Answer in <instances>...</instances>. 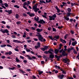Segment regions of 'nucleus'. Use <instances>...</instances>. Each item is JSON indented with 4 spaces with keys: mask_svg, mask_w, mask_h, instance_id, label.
Wrapping results in <instances>:
<instances>
[{
    "mask_svg": "<svg viewBox=\"0 0 79 79\" xmlns=\"http://www.w3.org/2000/svg\"><path fill=\"white\" fill-rule=\"evenodd\" d=\"M47 13L44 12V15H42V17H43V18H45L46 19H47Z\"/></svg>",
    "mask_w": 79,
    "mask_h": 79,
    "instance_id": "nucleus-13",
    "label": "nucleus"
},
{
    "mask_svg": "<svg viewBox=\"0 0 79 79\" xmlns=\"http://www.w3.org/2000/svg\"><path fill=\"white\" fill-rule=\"evenodd\" d=\"M52 52H53V49L52 48L49 49V50H48V51H44V53L47 54H48L49 53L50 54H53V53Z\"/></svg>",
    "mask_w": 79,
    "mask_h": 79,
    "instance_id": "nucleus-2",
    "label": "nucleus"
},
{
    "mask_svg": "<svg viewBox=\"0 0 79 79\" xmlns=\"http://www.w3.org/2000/svg\"><path fill=\"white\" fill-rule=\"evenodd\" d=\"M74 5H77V6H79V4L76 3H73Z\"/></svg>",
    "mask_w": 79,
    "mask_h": 79,
    "instance_id": "nucleus-64",
    "label": "nucleus"
},
{
    "mask_svg": "<svg viewBox=\"0 0 79 79\" xmlns=\"http://www.w3.org/2000/svg\"><path fill=\"white\" fill-rule=\"evenodd\" d=\"M38 5V3H36V4H35V5L33 6H32V8H35V6H36V7H37V6Z\"/></svg>",
    "mask_w": 79,
    "mask_h": 79,
    "instance_id": "nucleus-33",
    "label": "nucleus"
},
{
    "mask_svg": "<svg viewBox=\"0 0 79 79\" xmlns=\"http://www.w3.org/2000/svg\"><path fill=\"white\" fill-rule=\"evenodd\" d=\"M38 23L40 24H45V22L43 19H41L40 21H38Z\"/></svg>",
    "mask_w": 79,
    "mask_h": 79,
    "instance_id": "nucleus-8",
    "label": "nucleus"
},
{
    "mask_svg": "<svg viewBox=\"0 0 79 79\" xmlns=\"http://www.w3.org/2000/svg\"><path fill=\"white\" fill-rule=\"evenodd\" d=\"M39 46H35V49H37V48H39Z\"/></svg>",
    "mask_w": 79,
    "mask_h": 79,
    "instance_id": "nucleus-47",
    "label": "nucleus"
},
{
    "mask_svg": "<svg viewBox=\"0 0 79 79\" xmlns=\"http://www.w3.org/2000/svg\"><path fill=\"white\" fill-rule=\"evenodd\" d=\"M71 6H74V3H73V2H71Z\"/></svg>",
    "mask_w": 79,
    "mask_h": 79,
    "instance_id": "nucleus-62",
    "label": "nucleus"
},
{
    "mask_svg": "<svg viewBox=\"0 0 79 79\" xmlns=\"http://www.w3.org/2000/svg\"><path fill=\"white\" fill-rule=\"evenodd\" d=\"M62 73L63 74H66V72L64 71V70L63 71Z\"/></svg>",
    "mask_w": 79,
    "mask_h": 79,
    "instance_id": "nucleus-59",
    "label": "nucleus"
},
{
    "mask_svg": "<svg viewBox=\"0 0 79 79\" xmlns=\"http://www.w3.org/2000/svg\"><path fill=\"white\" fill-rule=\"evenodd\" d=\"M38 74H39V75H41V74H42V73H43V71H40V70H39L38 71Z\"/></svg>",
    "mask_w": 79,
    "mask_h": 79,
    "instance_id": "nucleus-21",
    "label": "nucleus"
},
{
    "mask_svg": "<svg viewBox=\"0 0 79 79\" xmlns=\"http://www.w3.org/2000/svg\"><path fill=\"white\" fill-rule=\"evenodd\" d=\"M37 44H38V47H40V42H38V43H37Z\"/></svg>",
    "mask_w": 79,
    "mask_h": 79,
    "instance_id": "nucleus-52",
    "label": "nucleus"
},
{
    "mask_svg": "<svg viewBox=\"0 0 79 79\" xmlns=\"http://www.w3.org/2000/svg\"><path fill=\"white\" fill-rule=\"evenodd\" d=\"M4 5L5 6V7H8V4L7 3H4Z\"/></svg>",
    "mask_w": 79,
    "mask_h": 79,
    "instance_id": "nucleus-36",
    "label": "nucleus"
},
{
    "mask_svg": "<svg viewBox=\"0 0 79 79\" xmlns=\"http://www.w3.org/2000/svg\"><path fill=\"white\" fill-rule=\"evenodd\" d=\"M78 25V23H77L76 24L75 26V27H77V26Z\"/></svg>",
    "mask_w": 79,
    "mask_h": 79,
    "instance_id": "nucleus-57",
    "label": "nucleus"
},
{
    "mask_svg": "<svg viewBox=\"0 0 79 79\" xmlns=\"http://www.w3.org/2000/svg\"><path fill=\"white\" fill-rule=\"evenodd\" d=\"M52 18H53V20H55V18H56V14H55L52 15Z\"/></svg>",
    "mask_w": 79,
    "mask_h": 79,
    "instance_id": "nucleus-18",
    "label": "nucleus"
},
{
    "mask_svg": "<svg viewBox=\"0 0 79 79\" xmlns=\"http://www.w3.org/2000/svg\"><path fill=\"white\" fill-rule=\"evenodd\" d=\"M48 37L49 38V39L52 40H56V41H58L57 40L53 38V37H52V36H48Z\"/></svg>",
    "mask_w": 79,
    "mask_h": 79,
    "instance_id": "nucleus-10",
    "label": "nucleus"
},
{
    "mask_svg": "<svg viewBox=\"0 0 79 79\" xmlns=\"http://www.w3.org/2000/svg\"><path fill=\"white\" fill-rule=\"evenodd\" d=\"M60 38V36L58 35L55 36H54V39H59Z\"/></svg>",
    "mask_w": 79,
    "mask_h": 79,
    "instance_id": "nucleus-24",
    "label": "nucleus"
},
{
    "mask_svg": "<svg viewBox=\"0 0 79 79\" xmlns=\"http://www.w3.org/2000/svg\"><path fill=\"white\" fill-rule=\"evenodd\" d=\"M11 37L13 38V39H15V38H16V35H12Z\"/></svg>",
    "mask_w": 79,
    "mask_h": 79,
    "instance_id": "nucleus-30",
    "label": "nucleus"
},
{
    "mask_svg": "<svg viewBox=\"0 0 79 79\" xmlns=\"http://www.w3.org/2000/svg\"><path fill=\"white\" fill-rule=\"evenodd\" d=\"M6 44L3 45H1L0 47H1L3 48V47H6Z\"/></svg>",
    "mask_w": 79,
    "mask_h": 79,
    "instance_id": "nucleus-39",
    "label": "nucleus"
},
{
    "mask_svg": "<svg viewBox=\"0 0 79 79\" xmlns=\"http://www.w3.org/2000/svg\"><path fill=\"white\" fill-rule=\"evenodd\" d=\"M23 37L24 38H26V32H24L23 33Z\"/></svg>",
    "mask_w": 79,
    "mask_h": 79,
    "instance_id": "nucleus-26",
    "label": "nucleus"
},
{
    "mask_svg": "<svg viewBox=\"0 0 79 79\" xmlns=\"http://www.w3.org/2000/svg\"><path fill=\"white\" fill-rule=\"evenodd\" d=\"M49 57L51 59H53L54 58V55L52 54H51L49 55Z\"/></svg>",
    "mask_w": 79,
    "mask_h": 79,
    "instance_id": "nucleus-14",
    "label": "nucleus"
},
{
    "mask_svg": "<svg viewBox=\"0 0 79 79\" xmlns=\"http://www.w3.org/2000/svg\"><path fill=\"white\" fill-rule=\"evenodd\" d=\"M17 68H20L21 67L19 64H17Z\"/></svg>",
    "mask_w": 79,
    "mask_h": 79,
    "instance_id": "nucleus-55",
    "label": "nucleus"
},
{
    "mask_svg": "<svg viewBox=\"0 0 79 79\" xmlns=\"http://www.w3.org/2000/svg\"><path fill=\"white\" fill-rule=\"evenodd\" d=\"M64 18L65 20H67V21H69V18L68 17H64Z\"/></svg>",
    "mask_w": 79,
    "mask_h": 79,
    "instance_id": "nucleus-27",
    "label": "nucleus"
},
{
    "mask_svg": "<svg viewBox=\"0 0 79 79\" xmlns=\"http://www.w3.org/2000/svg\"><path fill=\"white\" fill-rule=\"evenodd\" d=\"M15 50L16 52H19V49L16 48L15 49Z\"/></svg>",
    "mask_w": 79,
    "mask_h": 79,
    "instance_id": "nucleus-63",
    "label": "nucleus"
},
{
    "mask_svg": "<svg viewBox=\"0 0 79 79\" xmlns=\"http://www.w3.org/2000/svg\"><path fill=\"white\" fill-rule=\"evenodd\" d=\"M36 31H37V32H42V31H43V29H39V28H37L36 29Z\"/></svg>",
    "mask_w": 79,
    "mask_h": 79,
    "instance_id": "nucleus-17",
    "label": "nucleus"
},
{
    "mask_svg": "<svg viewBox=\"0 0 79 79\" xmlns=\"http://www.w3.org/2000/svg\"><path fill=\"white\" fill-rule=\"evenodd\" d=\"M39 18L38 17H37V18L36 17H35L34 18L35 21H39Z\"/></svg>",
    "mask_w": 79,
    "mask_h": 79,
    "instance_id": "nucleus-20",
    "label": "nucleus"
},
{
    "mask_svg": "<svg viewBox=\"0 0 79 79\" xmlns=\"http://www.w3.org/2000/svg\"><path fill=\"white\" fill-rule=\"evenodd\" d=\"M15 18L16 19H18L19 18V15L18 14H16L15 15Z\"/></svg>",
    "mask_w": 79,
    "mask_h": 79,
    "instance_id": "nucleus-31",
    "label": "nucleus"
},
{
    "mask_svg": "<svg viewBox=\"0 0 79 79\" xmlns=\"http://www.w3.org/2000/svg\"><path fill=\"white\" fill-rule=\"evenodd\" d=\"M68 34H66L65 36H64V39H66L67 37H68Z\"/></svg>",
    "mask_w": 79,
    "mask_h": 79,
    "instance_id": "nucleus-37",
    "label": "nucleus"
},
{
    "mask_svg": "<svg viewBox=\"0 0 79 79\" xmlns=\"http://www.w3.org/2000/svg\"><path fill=\"white\" fill-rule=\"evenodd\" d=\"M7 47H9L12 48V46L10 45V44H7L6 45Z\"/></svg>",
    "mask_w": 79,
    "mask_h": 79,
    "instance_id": "nucleus-61",
    "label": "nucleus"
},
{
    "mask_svg": "<svg viewBox=\"0 0 79 79\" xmlns=\"http://www.w3.org/2000/svg\"><path fill=\"white\" fill-rule=\"evenodd\" d=\"M32 9L34 10V11L36 12H37L39 10H40L39 8H37V6H35L34 8H33Z\"/></svg>",
    "mask_w": 79,
    "mask_h": 79,
    "instance_id": "nucleus-6",
    "label": "nucleus"
},
{
    "mask_svg": "<svg viewBox=\"0 0 79 79\" xmlns=\"http://www.w3.org/2000/svg\"><path fill=\"white\" fill-rule=\"evenodd\" d=\"M37 35H36V36L38 37V39L40 41V42H45L46 41V40L45 39H44V37L42 36L40 34V33L38 32L37 33Z\"/></svg>",
    "mask_w": 79,
    "mask_h": 79,
    "instance_id": "nucleus-1",
    "label": "nucleus"
},
{
    "mask_svg": "<svg viewBox=\"0 0 79 79\" xmlns=\"http://www.w3.org/2000/svg\"><path fill=\"white\" fill-rule=\"evenodd\" d=\"M14 7L16 8H19V6H18V5H15L14 6Z\"/></svg>",
    "mask_w": 79,
    "mask_h": 79,
    "instance_id": "nucleus-34",
    "label": "nucleus"
},
{
    "mask_svg": "<svg viewBox=\"0 0 79 79\" xmlns=\"http://www.w3.org/2000/svg\"><path fill=\"white\" fill-rule=\"evenodd\" d=\"M2 32L3 33H6L7 35H10V34L9 33V32L7 29H4L2 31Z\"/></svg>",
    "mask_w": 79,
    "mask_h": 79,
    "instance_id": "nucleus-5",
    "label": "nucleus"
},
{
    "mask_svg": "<svg viewBox=\"0 0 79 79\" xmlns=\"http://www.w3.org/2000/svg\"><path fill=\"white\" fill-rule=\"evenodd\" d=\"M63 26H61L60 27H58V29H62V28H63Z\"/></svg>",
    "mask_w": 79,
    "mask_h": 79,
    "instance_id": "nucleus-43",
    "label": "nucleus"
},
{
    "mask_svg": "<svg viewBox=\"0 0 79 79\" xmlns=\"http://www.w3.org/2000/svg\"><path fill=\"white\" fill-rule=\"evenodd\" d=\"M26 57H27L29 60H32V58L31 57V56L29 55H26V56H25Z\"/></svg>",
    "mask_w": 79,
    "mask_h": 79,
    "instance_id": "nucleus-16",
    "label": "nucleus"
},
{
    "mask_svg": "<svg viewBox=\"0 0 79 79\" xmlns=\"http://www.w3.org/2000/svg\"><path fill=\"white\" fill-rule=\"evenodd\" d=\"M71 40H69V46H70V45H71Z\"/></svg>",
    "mask_w": 79,
    "mask_h": 79,
    "instance_id": "nucleus-45",
    "label": "nucleus"
},
{
    "mask_svg": "<svg viewBox=\"0 0 79 79\" xmlns=\"http://www.w3.org/2000/svg\"><path fill=\"white\" fill-rule=\"evenodd\" d=\"M31 29L32 31H35V28H34V27H31Z\"/></svg>",
    "mask_w": 79,
    "mask_h": 79,
    "instance_id": "nucleus-49",
    "label": "nucleus"
},
{
    "mask_svg": "<svg viewBox=\"0 0 79 79\" xmlns=\"http://www.w3.org/2000/svg\"><path fill=\"white\" fill-rule=\"evenodd\" d=\"M23 63H27V61L26 60H24L23 61Z\"/></svg>",
    "mask_w": 79,
    "mask_h": 79,
    "instance_id": "nucleus-56",
    "label": "nucleus"
},
{
    "mask_svg": "<svg viewBox=\"0 0 79 79\" xmlns=\"http://www.w3.org/2000/svg\"><path fill=\"white\" fill-rule=\"evenodd\" d=\"M21 22L20 21L17 22L16 23L17 24H21Z\"/></svg>",
    "mask_w": 79,
    "mask_h": 79,
    "instance_id": "nucleus-44",
    "label": "nucleus"
},
{
    "mask_svg": "<svg viewBox=\"0 0 79 79\" xmlns=\"http://www.w3.org/2000/svg\"><path fill=\"white\" fill-rule=\"evenodd\" d=\"M67 11L69 12V13H70L71 11V9L70 8H68L67 9Z\"/></svg>",
    "mask_w": 79,
    "mask_h": 79,
    "instance_id": "nucleus-29",
    "label": "nucleus"
},
{
    "mask_svg": "<svg viewBox=\"0 0 79 79\" xmlns=\"http://www.w3.org/2000/svg\"><path fill=\"white\" fill-rule=\"evenodd\" d=\"M33 40L34 41H38V39L35 38H33Z\"/></svg>",
    "mask_w": 79,
    "mask_h": 79,
    "instance_id": "nucleus-50",
    "label": "nucleus"
},
{
    "mask_svg": "<svg viewBox=\"0 0 79 79\" xmlns=\"http://www.w3.org/2000/svg\"><path fill=\"white\" fill-rule=\"evenodd\" d=\"M61 50L62 51V55L63 56H67L68 54L66 53V52L64 51L63 50V48Z\"/></svg>",
    "mask_w": 79,
    "mask_h": 79,
    "instance_id": "nucleus-4",
    "label": "nucleus"
},
{
    "mask_svg": "<svg viewBox=\"0 0 79 79\" xmlns=\"http://www.w3.org/2000/svg\"><path fill=\"white\" fill-rule=\"evenodd\" d=\"M8 53L9 55H11V54H12V52H11V51H9L8 52Z\"/></svg>",
    "mask_w": 79,
    "mask_h": 79,
    "instance_id": "nucleus-51",
    "label": "nucleus"
},
{
    "mask_svg": "<svg viewBox=\"0 0 79 79\" xmlns=\"http://www.w3.org/2000/svg\"><path fill=\"white\" fill-rule=\"evenodd\" d=\"M12 11H13V10H5V12H6V13H8L9 15L12 14Z\"/></svg>",
    "mask_w": 79,
    "mask_h": 79,
    "instance_id": "nucleus-7",
    "label": "nucleus"
},
{
    "mask_svg": "<svg viewBox=\"0 0 79 79\" xmlns=\"http://www.w3.org/2000/svg\"><path fill=\"white\" fill-rule=\"evenodd\" d=\"M64 75H63V74H62L61 75L58 76V78H59L60 79H63V77H64Z\"/></svg>",
    "mask_w": 79,
    "mask_h": 79,
    "instance_id": "nucleus-11",
    "label": "nucleus"
},
{
    "mask_svg": "<svg viewBox=\"0 0 79 79\" xmlns=\"http://www.w3.org/2000/svg\"><path fill=\"white\" fill-rule=\"evenodd\" d=\"M23 7L25 9V10H28V9H27V7H26V6H23Z\"/></svg>",
    "mask_w": 79,
    "mask_h": 79,
    "instance_id": "nucleus-42",
    "label": "nucleus"
},
{
    "mask_svg": "<svg viewBox=\"0 0 79 79\" xmlns=\"http://www.w3.org/2000/svg\"><path fill=\"white\" fill-rule=\"evenodd\" d=\"M20 71L22 73H23V74H24V73H25V72L23 71V70H21L20 69H19Z\"/></svg>",
    "mask_w": 79,
    "mask_h": 79,
    "instance_id": "nucleus-35",
    "label": "nucleus"
},
{
    "mask_svg": "<svg viewBox=\"0 0 79 79\" xmlns=\"http://www.w3.org/2000/svg\"><path fill=\"white\" fill-rule=\"evenodd\" d=\"M36 79V77L35 75H33L31 79Z\"/></svg>",
    "mask_w": 79,
    "mask_h": 79,
    "instance_id": "nucleus-41",
    "label": "nucleus"
},
{
    "mask_svg": "<svg viewBox=\"0 0 79 79\" xmlns=\"http://www.w3.org/2000/svg\"><path fill=\"white\" fill-rule=\"evenodd\" d=\"M63 61L64 63H67V62H68L67 64H69V63L70 62V60L66 58L65 59H64L63 60Z\"/></svg>",
    "mask_w": 79,
    "mask_h": 79,
    "instance_id": "nucleus-3",
    "label": "nucleus"
},
{
    "mask_svg": "<svg viewBox=\"0 0 79 79\" xmlns=\"http://www.w3.org/2000/svg\"><path fill=\"white\" fill-rule=\"evenodd\" d=\"M41 50H42V51H45V48H42L41 49Z\"/></svg>",
    "mask_w": 79,
    "mask_h": 79,
    "instance_id": "nucleus-48",
    "label": "nucleus"
},
{
    "mask_svg": "<svg viewBox=\"0 0 79 79\" xmlns=\"http://www.w3.org/2000/svg\"><path fill=\"white\" fill-rule=\"evenodd\" d=\"M49 20H50V21H52V20H53V18L52 16H49Z\"/></svg>",
    "mask_w": 79,
    "mask_h": 79,
    "instance_id": "nucleus-25",
    "label": "nucleus"
},
{
    "mask_svg": "<svg viewBox=\"0 0 79 79\" xmlns=\"http://www.w3.org/2000/svg\"><path fill=\"white\" fill-rule=\"evenodd\" d=\"M71 15V13L69 12H68L66 14L67 17H69Z\"/></svg>",
    "mask_w": 79,
    "mask_h": 79,
    "instance_id": "nucleus-22",
    "label": "nucleus"
},
{
    "mask_svg": "<svg viewBox=\"0 0 79 79\" xmlns=\"http://www.w3.org/2000/svg\"><path fill=\"white\" fill-rule=\"evenodd\" d=\"M29 16L30 17H32V16H34V13L32 14L30 13Z\"/></svg>",
    "mask_w": 79,
    "mask_h": 79,
    "instance_id": "nucleus-32",
    "label": "nucleus"
},
{
    "mask_svg": "<svg viewBox=\"0 0 79 79\" xmlns=\"http://www.w3.org/2000/svg\"><path fill=\"white\" fill-rule=\"evenodd\" d=\"M31 58V59L30 60H33V59H35V60H37V58L35 56H32Z\"/></svg>",
    "mask_w": 79,
    "mask_h": 79,
    "instance_id": "nucleus-28",
    "label": "nucleus"
},
{
    "mask_svg": "<svg viewBox=\"0 0 79 79\" xmlns=\"http://www.w3.org/2000/svg\"><path fill=\"white\" fill-rule=\"evenodd\" d=\"M60 50L58 49H55L54 50V52L55 54H58V53L59 52Z\"/></svg>",
    "mask_w": 79,
    "mask_h": 79,
    "instance_id": "nucleus-12",
    "label": "nucleus"
},
{
    "mask_svg": "<svg viewBox=\"0 0 79 79\" xmlns=\"http://www.w3.org/2000/svg\"><path fill=\"white\" fill-rule=\"evenodd\" d=\"M20 58H21V59H22V60H24V57L22 56H20Z\"/></svg>",
    "mask_w": 79,
    "mask_h": 79,
    "instance_id": "nucleus-53",
    "label": "nucleus"
},
{
    "mask_svg": "<svg viewBox=\"0 0 79 79\" xmlns=\"http://www.w3.org/2000/svg\"><path fill=\"white\" fill-rule=\"evenodd\" d=\"M27 2H25L23 3V6H26L27 4Z\"/></svg>",
    "mask_w": 79,
    "mask_h": 79,
    "instance_id": "nucleus-46",
    "label": "nucleus"
},
{
    "mask_svg": "<svg viewBox=\"0 0 79 79\" xmlns=\"http://www.w3.org/2000/svg\"><path fill=\"white\" fill-rule=\"evenodd\" d=\"M70 32L72 34H74V31H73L71 30Z\"/></svg>",
    "mask_w": 79,
    "mask_h": 79,
    "instance_id": "nucleus-60",
    "label": "nucleus"
},
{
    "mask_svg": "<svg viewBox=\"0 0 79 79\" xmlns=\"http://www.w3.org/2000/svg\"><path fill=\"white\" fill-rule=\"evenodd\" d=\"M45 50H47V49L48 48V46H45V47H44Z\"/></svg>",
    "mask_w": 79,
    "mask_h": 79,
    "instance_id": "nucleus-38",
    "label": "nucleus"
},
{
    "mask_svg": "<svg viewBox=\"0 0 79 79\" xmlns=\"http://www.w3.org/2000/svg\"><path fill=\"white\" fill-rule=\"evenodd\" d=\"M52 31H53L54 32H56V29L54 28V27H53L52 28Z\"/></svg>",
    "mask_w": 79,
    "mask_h": 79,
    "instance_id": "nucleus-40",
    "label": "nucleus"
},
{
    "mask_svg": "<svg viewBox=\"0 0 79 79\" xmlns=\"http://www.w3.org/2000/svg\"><path fill=\"white\" fill-rule=\"evenodd\" d=\"M16 61L17 62V63H20L19 61L22 62V61H21L19 60V59H18L17 57L16 58Z\"/></svg>",
    "mask_w": 79,
    "mask_h": 79,
    "instance_id": "nucleus-23",
    "label": "nucleus"
},
{
    "mask_svg": "<svg viewBox=\"0 0 79 79\" xmlns=\"http://www.w3.org/2000/svg\"><path fill=\"white\" fill-rule=\"evenodd\" d=\"M77 43V41H75L74 42H73L72 43V45H73V46H75V45H76Z\"/></svg>",
    "mask_w": 79,
    "mask_h": 79,
    "instance_id": "nucleus-15",
    "label": "nucleus"
},
{
    "mask_svg": "<svg viewBox=\"0 0 79 79\" xmlns=\"http://www.w3.org/2000/svg\"><path fill=\"white\" fill-rule=\"evenodd\" d=\"M60 42H62L63 44H64V42H63V39L60 38Z\"/></svg>",
    "mask_w": 79,
    "mask_h": 79,
    "instance_id": "nucleus-54",
    "label": "nucleus"
},
{
    "mask_svg": "<svg viewBox=\"0 0 79 79\" xmlns=\"http://www.w3.org/2000/svg\"><path fill=\"white\" fill-rule=\"evenodd\" d=\"M59 56H58L56 55H55V57H56V58H57V61H59V60H60V57Z\"/></svg>",
    "mask_w": 79,
    "mask_h": 79,
    "instance_id": "nucleus-19",
    "label": "nucleus"
},
{
    "mask_svg": "<svg viewBox=\"0 0 79 79\" xmlns=\"http://www.w3.org/2000/svg\"><path fill=\"white\" fill-rule=\"evenodd\" d=\"M2 24H6V22L5 21H2Z\"/></svg>",
    "mask_w": 79,
    "mask_h": 79,
    "instance_id": "nucleus-58",
    "label": "nucleus"
},
{
    "mask_svg": "<svg viewBox=\"0 0 79 79\" xmlns=\"http://www.w3.org/2000/svg\"><path fill=\"white\" fill-rule=\"evenodd\" d=\"M40 3H45V4H47L48 3V0H46V2H45L44 1H41V0H40Z\"/></svg>",
    "mask_w": 79,
    "mask_h": 79,
    "instance_id": "nucleus-9",
    "label": "nucleus"
}]
</instances>
